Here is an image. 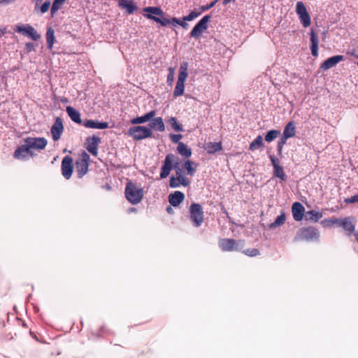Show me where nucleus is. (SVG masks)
Wrapping results in <instances>:
<instances>
[{"label": "nucleus", "mask_w": 358, "mask_h": 358, "mask_svg": "<svg viewBox=\"0 0 358 358\" xmlns=\"http://www.w3.org/2000/svg\"><path fill=\"white\" fill-rule=\"evenodd\" d=\"M143 12L146 13L144 16L147 19L152 20L163 27L169 25V19L164 17L165 14L159 7H145L143 8Z\"/></svg>", "instance_id": "obj_1"}, {"label": "nucleus", "mask_w": 358, "mask_h": 358, "mask_svg": "<svg viewBox=\"0 0 358 358\" xmlns=\"http://www.w3.org/2000/svg\"><path fill=\"white\" fill-rule=\"evenodd\" d=\"M125 196L132 204H137L141 202L143 196V190L141 187L129 181L125 187Z\"/></svg>", "instance_id": "obj_2"}, {"label": "nucleus", "mask_w": 358, "mask_h": 358, "mask_svg": "<svg viewBox=\"0 0 358 358\" xmlns=\"http://www.w3.org/2000/svg\"><path fill=\"white\" fill-rule=\"evenodd\" d=\"M320 236L318 229L310 226L299 229L296 234L295 239L296 241H318Z\"/></svg>", "instance_id": "obj_3"}, {"label": "nucleus", "mask_w": 358, "mask_h": 358, "mask_svg": "<svg viewBox=\"0 0 358 358\" xmlns=\"http://www.w3.org/2000/svg\"><path fill=\"white\" fill-rule=\"evenodd\" d=\"M219 247L224 252L240 251L245 245L243 239L221 238L219 241Z\"/></svg>", "instance_id": "obj_4"}, {"label": "nucleus", "mask_w": 358, "mask_h": 358, "mask_svg": "<svg viewBox=\"0 0 358 358\" xmlns=\"http://www.w3.org/2000/svg\"><path fill=\"white\" fill-rule=\"evenodd\" d=\"M188 64L182 62L180 64L178 80L173 91L174 96H179L183 94L185 90V81L187 77Z\"/></svg>", "instance_id": "obj_5"}, {"label": "nucleus", "mask_w": 358, "mask_h": 358, "mask_svg": "<svg viewBox=\"0 0 358 358\" xmlns=\"http://www.w3.org/2000/svg\"><path fill=\"white\" fill-rule=\"evenodd\" d=\"M128 135L135 141H141L152 136V130L145 126H134L128 129Z\"/></svg>", "instance_id": "obj_6"}, {"label": "nucleus", "mask_w": 358, "mask_h": 358, "mask_svg": "<svg viewBox=\"0 0 358 358\" xmlns=\"http://www.w3.org/2000/svg\"><path fill=\"white\" fill-rule=\"evenodd\" d=\"M190 220L195 227L201 225L204 220V213L202 206L199 203H193L189 207Z\"/></svg>", "instance_id": "obj_7"}, {"label": "nucleus", "mask_w": 358, "mask_h": 358, "mask_svg": "<svg viewBox=\"0 0 358 358\" xmlns=\"http://www.w3.org/2000/svg\"><path fill=\"white\" fill-rule=\"evenodd\" d=\"M90 155L83 151L76 161V171L79 178H83L88 172Z\"/></svg>", "instance_id": "obj_8"}, {"label": "nucleus", "mask_w": 358, "mask_h": 358, "mask_svg": "<svg viewBox=\"0 0 358 358\" xmlns=\"http://www.w3.org/2000/svg\"><path fill=\"white\" fill-rule=\"evenodd\" d=\"M210 18L211 17L209 15L203 16L192 29L189 34L190 37L196 39L199 38L202 33L208 29V24Z\"/></svg>", "instance_id": "obj_9"}, {"label": "nucleus", "mask_w": 358, "mask_h": 358, "mask_svg": "<svg viewBox=\"0 0 358 358\" xmlns=\"http://www.w3.org/2000/svg\"><path fill=\"white\" fill-rule=\"evenodd\" d=\"M296 12L303 27H308L311 23V19L307 9L302 1H298L296 5Z\"/></svg>", "instance_id": "obj_10"}, {"label": "nucleus", "mask_w": 358, "mask_h": 358, "mask_svg": "<svg viewBox=\"0 0 358 358\" xmlns=\"http://www.w3.org/2000/svg\"><path fill=\"white\" fill-rule=\"evenodd\" d=\"M14 30L19 34H22L25 36L29 37L34 41H38L41 38V35L38 34L36 30L29 24L16 25Z\"/></svg>", "instance_id": "obj_11"}, {"label": "nucleus", "mask_w": 358, "mask_h": 358, "mask_svg": "<svg viewBox=\"0 0 358 358\" xmlns=\"http://www.w3.org/2000/svg\"><path fill=\"white\" fill-rule=\"evenodd\" d=\"M30 151L34 150H43L48 143L47 140L43 137H27L24 139Z\"/></svg>", "instance_id": "obj_12"}, {"label": "nucleus", "mask_w": 358, "mask_h": 358, "mask_svg": "<svg viewBox=\"0 0 358 358\" xmlns=\"http://www.w3.org/2000/svg\"><path fill=\"white\" fill-rule=\"evenodd\" d=\"M176 157L173 154H168L164 161V164L161 169L160 178H166L173 169V164L176 162Z\"/></svg>", "instance_id": "obj_13"}, {"label": "nucleus", "mask_w": 358, "mask_h": 358, "mask_svg": "<svg viewBox=\"0 0 358 358\" xmlns=\"http://www.w3.org/2000/svg\"><path fill=\"white\" fill-rule=\"evenodd\" d=\"M62 174L66 179L69 180L73 173V159L70 156H65L62 161Z\"/></svg>", "instance_id": "obj_14"}, {"label": "nucleus", "mask_w": 358, "mask_h": 358, "mask_svg": "<svg viewBox=\"0 0 358 358\" xmlns=\"http://www.w3.org/2000/svg\"><path fill=\"white\" fill-rule=\"evenodd\" d=\"M101 143V138L96 136L88 137L86 140V149L92 155H98V146Z\"/></svg>", "instance_id": "obj_15"}, {"label": "nucleus", "mask_w": 358, "mask_h": 358, "mask_svg": "<svg viewBox=\"0 0 358 358\" xmlns=\"http://www.w3.org/2000/svg\"><path fill=\"white\" fill-rule=\"evenodd\" d=\"M344 60L343 55H335L331 57L326 59L324 62H322L320 65V69L323 71H327L334 66H335L337 64Z\"/></svg>", "instance_id": "obj_16"}, {"label": "nucleus", "mask_w": 358, "mask_h": 358, "mask_svg": "<svg viewBox=\"0 0 358 358\" xmlns=\"http://www.w3.org/2000/svg\"><path fill=\"white\" fill-rule=\"evenodd\" d=\"M64 130L62 120L60 117H57L54 124L51 128V134L54 141H57L60 138Z\"/></svg>", "instance_id": "obj_17"}, {"label": "nucleus", "mask_w": 358, "mask_h": 358, "mask_svg": "<svg viewBox=\"0 0 358 358\" xmlns=\"http://www.w3.org/2000/svg\"><path fill=\"white\" fill-rule=\"evenodd\" d=\"M339 227L343 229L348 236H350L355 231V223L352 221V218L350 217L341 218Z\"/></svg>", "instance_id": "obj_18"}, {"label": "nucleus", "mask_w": 358, "mask_h": 358, "mask_svg": "<svg viewBox=\"0 0 358 358\" xmlns=\"http://www.w3.org/2000/svg\"><path fill=\"white\" fill-rule=\"evenodd\" d=\"M305 208L299 202H295L292 207L293 217L296 221H301L303 219Z\"/></svg>", "instance_id": "obj_19"}, {"label": "nucleus", "mask_w": 358, "mask_h": 358, "mask_svg": "<svg viewBox=\"0 0 358 358\" xmlns=\"http://www.w3.org/2000/svg\"><path fill=\"white\" fill-rule=\"evenodd\" d=\"M83 124L87 128L104 129L108 128V123L106 122H100L93 120H86Z\"/></svg>", "instance_id": "obj_20"}, {"label": "nucleus", "mask_w": 358, "mask_h": 358, "mask_svg": "<svg viewBox=\"0 0 358 358\" xmlns=\"http://www.w3.org/2000/svg\"><path fill=\"white\" fill-rule=\"evenodd\" d=\"M318 37L314 29L312 28L310 29V50L311 53L314 57H317L318 55Z\"/></svg>", "instance_id": "obj_21"}, {"label": "nucleus", "mask_w": 358, "mask_h": 358, "mask_svg": "<svg viewBox=\"0 0 358 358\" xmlns=\"http://www.w3.org/2000/svg\"><path fill=\"white\" fill-rule=\"evenodd\" d=\"M185 195L182 192L176 191L169 196V201L174 207L178 206L183 201Z\"/></svg>", "instance_id": "obj_22"}, {"label": "nucleus", "mask_w": 358, "mask_h": 358, "mask_svg": "<svg viewBox=\"0 0 358 358\" xmlns=\"http://www.w3.org/2000/svg\"><path fill=\"white\" fill-rule=\"evenodd\" d=\"M155 115L156 112L155 110H151L143 116L131 119L130 122L132 124H143L152 120L155 116Z\"/></svg>", "instance_id": "obj_23"}, {"label": "nucleus", "mask_w": 358, "mask_h": 358, "mask_svg": "<svg viewBox=\"0 0 358 358\" xmlns=\"http://www.w3.org/2000/svg\"><path fill=\"white\" fill-rule=\"evenodd\" d=\"M26 155H32V152L29 150L27 145L24 143V145L18 147L15 150L13 157L15 159H20L24 158Z\"/></svg>", "instance_id": "obj_24"}, {"label": "nucleus", "mask_w": 358, "mask_h": 358, "mask_svg": "<svg viewBox=\"0 0 358 358\" xmlns=\"http://www.w3.org/2000/svg\"><path fill=\"white\" fill-rule=\"evenodd\" d=\"M118 6L125 8L128 14H132L137 9L132 0H118Z\"/></svg>", "instance_id": "obj_25"}, {"label": "nucleus", "mask_w": 358, "mask_h": 358, "mask_svg": "<svg viewBox=\"0 0 358 358\" xmlns=\"http://www.w3.org/2000/svg\"><path fill=\"white\" fill-rule=\"evenodd\" d=\"M173 169H176V178H178L179 180H182V185H183L184 187L189 186L190 184V180L187 177L182 174V171L179 167L178 162L174 163Z\"/></svg>", "instance_id": "obj_26"}, {"label": "nucleus", "mask_w": 358, "mask_h": 358, "mask_svg": "<svg viewBox=\"0 0 358 358\" xmlns=\"http://www.w3.org/2000/svg\"><path fill=\"white\" fill-rule=\"evenodd\" d=\"M66 110L72 121L80 124L83 123L80 118V113L74 108L71 106H67Z\"/></svg>", "instance_id": "obj_27"}, {"label": "nucleus", "mask_w": 358, "mask_h": 358, "mask_svg": "<svg viewBox=\"0 0 358 358\" xmlns=\"http://www.w3.org/2000/svg\"><path fill=\"white\" fill-rule=\"evenodd\" d=\"M149 126V128L151 130L155 129L159 131H164L165 130V126L163 120L160 117L153 118L150 122Z\"/></svg>", "instance_id": "obj_28"}, {"label": "nucleus", "mask_w": 358, "mask_h": 358, "mask_svg": "<svg viewBox=\"0 0 358 358\" xmlns=\"http://www.w3.org/2000/svg\"><path fill=\"white\" fill-rule=\"evenodd\" d=\"M296 133V127L294 122L291 121L288 122L283 130L282 135L285 136V138H292L295 136Z\"/></svg>", "instance_id": "obj_29"}, {"label": "nucleus", "mask_w": 358, "mask_h": 358, "mask_svg": "<svg viewBox=\"0 0 358 358\" xmlns=\"http://www.w3.org/2000/svg\"><path fill=\"white\" fill-rule=\"evenodd\" d=\"M177 151L180 155L187 158L189 157L192 153L191 148L182 142L178 143Z\"/></svg>", "instance_id": "obj_30"}, {"label": "nucleus", "mask_w": 358, "mask_h": 358, "mask_svg": "<svg viewBox=\"0 0 358 358\" xmlns=\"http://www.w3.org/2000/svg\"><path fill=\"white\" fill-rule=\"evenodd\" d=\"M322 217V213L319 211L309 210L306 213L305 218L306 220H311L317 222Z\"/></svg>", "instance_id": "obj_31"}, {"label": "nucleus", "mask_w": 358, "mask_h": 358, "mask_svg": "<svg viewBox=\"0 0 358 358\" xmlns=\"http://www.w3.org/2000/svg\"><path fill=\"white\" fill-rule=\"evenodd\" d=\"M341 222V218H336V217H329L323 220L321 222V224L323 227L329 228L332 227H339Z\"/></svg>", "instance_id": "obj_32"}, {"label": "nucleus", "mask_w": 358, "mask_h": 358, "mask_svg": "<svg viewBox=\"0 0 358 358\" xmlns=\"http://www.w3.org/2000/svg\"><path fill=\"white\" fill-rule=\"evenodd\" d=\"M286 220V215L284 211H281L280 215L277 217L275 221L268 224L270 229H274L282 226Z\"/></svg>", "instance_id": "obj_33"}, {"label": "nucleus", "mask_w": 358, "mask_h": 358, "mask_svg": "<svg viewBox=\"0 0 358 358\" xmlns=\"http://www.w3.org/2000/svg\"><path fill=\"white\" fill-rule=\"evenodd\" d=\"M222 149L221 142H209L207 143L206 150L210 154L215 153L216 152L220 151Z\"/></svg>", "instance_id": "obj_34"}, {"label": "nucleus", "mask_w": 358, "mask_h": 358, "mask_svg": "<svg viewBox=\"0 0 358 358\" xmlns=\"http://www.w3.org/2000/svg\"><path fill=\"white\" fill-rule=\"evenodd\" d=\"M183 168L187 171V175L194 176L196 171V164L191 160H187L183 164Z\"/></svg>", "instance_id": "obj_35"}, {"label": "nucleus", "mask_w": 358, "mask_h": 358, "mask_svg": "<svg viewBox=\"0 0 358 358\" xmlns=\"http://www.w3.org/2000/svg\"><path fill=\"white\" fill-rule=\"evenodd\" d=\"M264 146L263 138L261 135H259L254 141H252L250 145L249 150L255 151L257 149H259Z\"/></svg>", "instance_id": "obj_36"}, {"label": "nucleus", "mask_w": 358, "mask_h": 358, "mask_svg": "<svg viewBox=\"0 0 358 358\" xmlns=\"http://www.w3.org/2000/svg\"><path fill=\"white\" fill-rule=\"evenodd\" d=\"M46 41L48 49L52 50L55 43V31L51 27L48 28L47 30Z\"/></svg>", "instance_id": "obj_37"}, {"label": "nucleus", "mask_w": 358, "mask_h": 358, "mask_svg": "<svg viewBox=\"0 0 358 358\" xmlns=\"http://www.w3.org/2000/svg\"><path fill=\"white\" fill-rule=\"evenodd\" d=\"M273 175L275 177L279 178L282 181L286 180V175L284 172L283 168L280 165H275V167L273 168Z\"/></svg>", "instance_id": "obj_38"}, {"label": "nucleus", "mask_w": 358, "mask_h": 358, "mask_svg": "<svg viewBox=\"0 0 358 358\" xmlns=\"http://www.w3.org/2000/svg\"><path fill=\"white\" fill-rule=\"evenodd\" d=\"M185 21L186 20H183V18L181 20L180 19H178L176 17L169 19V24H173V25L178 24V25L181 26L182 28L186 29L188 28L189 24L187 22H185Z\"/></svg>", "instance_id": "obj_39"}, {"label": "nucleus", "mask_w": 358, "mask_h": 358, "mask_svg": "<svg viewBox=\"0 0 358 358\" xmlns=\"http://www.w3.org/2000/svg\"><path fill=\"white\" fill-rule=\"evenodd\" d=\"M280 133V131L279 130L273 129L269 131L265 136V141L268 143L273 141L278 136Z\"/></svg>", "instance_id": "obj_40"}, {"label": "nucleus", "mask_w": 358, "mask_h": 358, "mask_svg": "<svg viewBox=\"0 0 358 358\" xmlns=\"http://www.w3.org/2000/svg\"><path fill=\"white\" fill-rule=\"evenodd\" d=\"M66 0H55L51 7L50 13L53 16L55 13L62 6Z\"/></svg>", "instance_id": "obj_41"}, {"label": "nucleus", "mask_w": 358, "mask_h": 358, "mask_svg": "<svg viewBox=\"0 0 358 358\" xmlns=\"http://www.w3.org/2000/svg\"><path fill=\"white\" fill-rule=\"evenodd\" d=\"M168 123L176 131H182L183 130L182 125L178 123L177 119L174 117H171L168 120Z\"/></svg>", "instance_id": "obj_42"}, {"label": "nucleus", "mask_w": 358, "mask_h": 358, "mask_svg": "<svg viewBox=\"0 0 358 358\" xmlns=\"http://www.w3.org/2000/svg\"><path fill=\"white\" fill-rule=\"evenodd\" d=\"M201 13V12L191 11L188 15L183 17V20L192 21L199 17Z\"/></svg>", "instance_id": "obj_43"}, {"label": "nucleus", "mask_w": 358, "mask_h": 358, "mask_svg": "<svg viewBox=\"0 0 358 358\" xmlns=\"http://www.w3.org/2000/svg\"><path fill=\"white\" fill-rule=\"evenodd\" d=\"M182 180H179L178 178L174 176H171L170 178V187L172 188H176L182 185Z\"/></svg>", "instance_id": "obj_44"}, {"label": "nucleus", "mask_w": 358, "mask_h": 358, "mask_svg": "<svg viewBox=\"0 0 358 358\" xmlns=\"http://www.w3.org/2000/svg\"><path fill=\"white\" fill-rule=\"evenodd\" d=\"M243 253L249 257H255L259 255V251L258 249L252 248L243 250Z\"/></svg>", "instance_id": "obj_45"}, {"label": "nucleus", "mask_w": 358, "mask_h": 358, "mask_svg": "<svg viewBox=\"0 0 358 358\" xmlns=\"http://www.w3.org/2000/svg\"><path fill=\"white\" fill-rule=\"evenodd\" d=\"M289 138H285V136L282 135V136L279 139L278 143V152L280 155L282 153V148L285 144H286L287 140Z\"/></svg>", "instance_id": "obj_46"}, {"label": "nucleus", "mask_w": 358, "mask_h": 358, "mask_svg": "<svg viewBox=\"0 0 358 358\" xmlns=\"http://www.w3.org/2000/svg\"><path fill=\"white\" fill-rule=\"evenodd\" d=\"M50 0H47L44 3L42 4V6L40 7V10L41 12V13H46L49 8H50Z\"/></svg>", "instance_id": "obj_47"}, {"label": "nucleus", "mask_w": 358, "mask_h": 358, "mask_svg": "<svg viewBox=\"0 0 358 358\" xmlns=\"http://www.w3.org/2000/svg\"><path fill=\"white\" fill-rule=\"evenodd\" d=\"M182 138L181 134H170V138L174 143H180V140Z\"/></svg>", "instance_id": "obj_48"}, {"label": "nucleus", "mask_w": 358, "mask_h": 358, "mask_svg": "<svg viewBox=\"0 0 358 358\" xmlns=\"http://www.w3.org/2000/svg\"><path fill=\"white\" fill-rule=\"evenodd\" d=\"M214 6H215V2L212 1L210 4H208L206 6H202L200 8H201V11L203 12V11H206V10L210 9Z\"/></svg>", "instance_id": "obj_49"}, {"label": "nucleus", "mask_w": 358, "mask_h": 358, "mask_svg": "<svg viewBox=\"0 0 358 358\" xmlns=\"http://www.w3.org/2000/svg\"><path fill=\"white\" fill-rule=\"evenodd\" d=\"M174 80V76L173 72H169V73L167 76V83L169 85H172L173 82Z\"/></svg>", "instance_id": "obj_50"}, {"label": "nucleus", "mask_w": 358, "mask_h": 358, "mask_svg": "<svg viewBox=\"0 0 358 358\" xmlns=\"http://www.w3.org/2000/svg\"><path fill=\"white\" fill-rule=\"evenodd\" d=\"M270 160L273 166V168L275 167V166H279V163H278V159L273 155H271L270 156Z\"/></svg>", "instance_id": "obj_51"}, {"label": "nucleus", "mask_w": 358, "mask_h": 358, "mask_svg": "<svg viewBox=\"0 0 358 358\" xmlns=\"http://www.w3.org/2000/svg\"><path fill=\"white\" fill-rule=\"evenodd\" d=\"M25 46H26L27 50L28 52H30V51H31L32 50H34V44H33V43H27L25 44Z\"/></svg>", "instance_id": "obj_52"}, {"label": "nucleus", "mask_w": 358, "mask_h": 358, "mask_svg": "<svg viewBox=\"0 0 358 358\" xmlns=\"http://www.w3.org/2000/svg\"><path fill=\"white\" fill-rule=\"evenodd\" d=\"M15 1L16 0H0V4H10Z\"/></svg>", "instance_id": "obj_53"}, {"label": "nucleus", "mask_w": 358, "mask_h": 358, "mask_svg": "<svg viewBox=\"0 0 358 358\" xmlns=\"http://www.w3.org/2000/svg\"><path fill=\"white\" fill-rule=\"evenodd\" d=\"M43 0H36L35 9L36 10L39 5L42 3Z\"/></svg>", "instance_id": "obj_54"}, {"label": "nucleus", "mask_w": 358, "mask_h": 358, "mask_svg": "<svg viewBox=\"0 0 358 358\" xmlns=\"http://www.w3.org/2000/svg\"><path fill=\"white\" fill-rule=\"evenodd\" d=\"M166 212H167L168 213H173V209H172V208H171V206H168V207L166 208Z\"/></svg>", "instance_id": "obj_55"}, {"label": "nucleus", "mask_w": 358, "mask_h": 358, "mask_svg": "<svg viewBox=\"0 0 358 358\" xmlns=\"http://www.w3.org/2000/svg\"><path fill=\"white\" fill-rule=\"evenodd\" d=\"M6 34V29H0V36H2Z\"/></svg>", "instance_id": "obj_56"}, {"label": "nucleus", "mask_w": 358, "mask_h": 358, "mask_svg": "<svg viewBox=\"0 0 358 358\" xmlns=\"http://www.w3.org/2000/svg\"><path fill=\"white\" fill-rule=\"evenodd\" d=\"M355 239L357 240V241L358 242V233L355 234Z\"/></svg>", "instance_id": "obj_57"}, {"label": "nucleus", "mask_w": 358, "mask_h": 358, "mask_svg": "<svg viewBox=\"0 0 358 358\" xmlns=\"http://www.w3.org/2000/svg\"><path fill=\"white\" fill-rule=\"evenodd\" d=\"M169 72H173L174 73V69L173 68H169Z\"/></svg>", "instance_id": "obj_58"}, {"label": "nucleus", "mask_w": 358, "mask_h": 358, "mask_svg": "<svg viewBox=\"0 0 358 358\" xmlns=\"http://www.w3.org/2000/svg\"><path fill=\"white\" fill-rule=\"evenodd\" d=\"M220 0H214L213 2H215V5Z\"/></svg>", "instance_id": "obj_59"}, {"label": "nucleus", "mask_w": 358, "mask_h": 358, "mask_svg": "<svg viewBox=\"0 0 358 358\" xmlns=\"http://www.w3.org/2000/svg\"><path fill=\"white\" fill-rule=\"evenodd\" d=\"M357 66H358V62H357Z\"/></svg>", "instance_id": "obj_60"}]
</instances>
